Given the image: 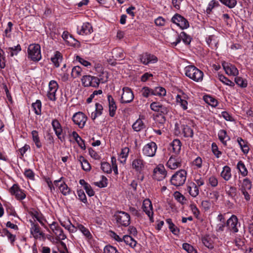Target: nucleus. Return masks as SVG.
Masks as SVG:
<instances>
[{
	"label": "nucleus",
	"mask_w": 253,
	"mask_h": 253,
	"mask_svg": "<svg viewBox=\"0 0 253 253\" xmlns=\"http://www.w3.org/2000/svg\"><path fill=\"white\" fill-rule=\"evenodd\" d=\"M241 149L244 154H247L249 151L248 143L241 137H238L237 140Z\"/></svg>",
	"instance_id": "ea45409f"
},
{
	"label": "nucleus",
	"mask_w": 253,
	"mask_h": 253,
	"mask_svg": "<svg viewBox=\"0 0 253 253\" xmlns=\"http://www.w3.org/2000/svg\"><path fill=\"white\" fill-rule=\"evenodd\" d=\"M142 209L143 211L146 213V214L149 217V219L151 221H153V207L151 201L146 199L143 201V205H142Z\"/></svg>",
	"instance_id": "aec40b11"
},
{
	"label": "nucleus",
	"mask_w": 253,
	"mask_h": 253,
	"mask_svg": "<svg viewBox=\"0 0 253 253\" xmlns=\"http://www.w3.org/2000/svg\"><path fill=\"white\" fill-rule=\"evenodd\" d=\"M189 194L193 197H197L199 193V188L194 182L190 183L187 186Z\"/></svg>",
	"instance_id": "c756f323"
},
{
	"label": "nucleus",
	"mask_w": 253,
	"mask_h": 253,
	"mask_svg": "<svg viewBox=\"0 0 253 253\" xmlns=\"http://www.w3.org/2000/svg\"><path fill=\"white\" fill-rule=\"evenodd\" d=\"M28 57L34 61H39L42 58L41 46L39 44H31L27 50Z\"/></svg>",
	"instance_id": "7ed1b4c3"
},
{
	"label": "nucleus",
	"mask_w": 253,
	"mask_h": 253,
	"mask_svg": "<svg viewBox=\"0 0 253 253\" xmlns=\"http://www.w3.org/2000/svg\"><path fill=\"white\" fill-rule=\"evenodd\" d=\"M183 249L188 253H197V251L191 245L188 243H184L182 245Z\"/></svg>",
	"instance_id": "bf43d9fd"
},
{
	"label": "nucleus",
	"mask_w": 253,
	"mask_h": 253,
	"mask_svg": "<svg viewBox=\"0 0 253 253\" xmlns=\"http://www.w3.org/2000/svg\"><path fill=\"white\" fill-rule=\"evenodd\" d=\"M61 224L70 233H75L78 230L80 231L85 240L88 243H90L93 239V236L89 230L82 224L78 223L76 225H74L72 224L70 220H68L67 222H61Z\"/></svg>",
	"instance_id": "f257e3e1"
},
{
	"label": "nucleus",
	"mask_w": 253,
	"mask_h": 253,
	"mask_svg": "<svg viewBox=\"0 0 253 253\" xmlns=\"http://www.w3.org/2000/svg\"><path fill=\"white\" fill-rule=\"evenodd\" d=\"M129 152V149L128 147H125L122 149L121 152L119 155V159L122 163L124 164L126 163Z\"/></svg>",
	"instance_id": "37998d69"
},
{
	"label": "nucleus",
	"mask_w": 253,
	"mask_h": 253,
	"mask_svg": "<svg viewBox=\"0 0 253 253\" xmlns=\"http://www.w3.org/2000/svg\"><path fill=\"white\" fill-rule=\"evenodd\" d=\"M107 184V179L104 176L101 177V179L99 181L95 183V185L100 188L106 187Z\"/></svg>",
	"instance_id": "0e129e2a"
},
{
	"label": "nucleus",
	"mask_w": 253,
	"mask_h": 253,
	"mask_svg": "<svg viewBox=\"0 0 253 253\" xmlns=\"http://www.w3.org/2000/svg\"><path fill=\"white\" fill-rule=\"evenodd\" d=\"M32 140L36 147L40 149L42 147V143L41 141L39 133L37 130H33L31 132Z\"/></svg>",
	"instance_id": "4c0bfd02"
},
{
	"label": "nucleus",
	"mask_w": 253,
	"mask_h": 253,
	"mask_svg": "<svg viewBox=\"0 0 253 253\" xmlns=\"http://www.w3.org/2000/svg\"><path fill=\"white\" fill-rule=\"evenodd\" d=\"M139 59L140 62L145 65L154 64L158 61V58L155 55L148 52L140 54L139 56Z\"/></svg>",
	"instance_id": "1a4fd4ad"
},
{
	"label": "nucleus",
	"mask_w": 253,
	"mask_h": 253,
	"mask_svg": "<svg viewBox=\"0 0 253 253\" xmlns=\"http://www.w3.org/2000/svg\"><path fill=\"white\" fill-rule=\"evenodd\" d=\"M225 214H219L216 217L217 223L215 230L218 232H222L226 227V221L224 217Z\"/></svg>",
	"instance_id": "b1692460"
},
{
	"label": "nucleus",
	"mask_w": 253,
	"mask_h": 253,
	"mask_svg": "<svg viewBox=\"0 0 253 253\" xmlns=\"http://www.w3.org/2000/svg\"><path fill=\"white\" fill-rule=\"evenodd\" d=\"M51 125L57 137L59 139L62 140L61 134L62 133L63 130L59 122L56 119H54L52 121Z\"/></svg>",
	"instance_id": "c85d7f7f"
},
{
	"label": "nucleus",
	"mask_w": 253,
	"mask_h": 253,
	"mask_svg": "<svg viewBox=\"0 0 253 253\" xmlns=\"http://www.w3.org/2000/svg\"><path fill=\"white\" fill-rule=\"evenodd\" d=\"M237 169H238L241 175L245 177L248 175V171L244 163L240 161L237 165Z\"/></svg>",
	"instance_id": "58836bf2"
},
{
	"label": "nucleus",
	"mask_w": 253,
	"mask_h": 253,
	"mask_svg": "<svg viewBox=\"0 0 253 253\" xmlns=\"http://www.w3.org/2000/svg\"><path fill=\"white\" fill-rule=\"evenodd\" d=\"M189 99L188 95L183 91H181L175 97L177 104L179 105L183 110H186L188 109V100Z\"/></svg>",
	"instance_id": "4468645a"
},
{
	"label": "nucleus",
	"mask_w": 253,
	"mask_h": 253,
	"mask_svg": "<svg viewBox=\"0 0 253 253\" xmlns=\"http://www.w3.org/2000/svg\"><path fill=\"white\" fill-rule=\"evenodd\" d=\"M62 179V177H61L59 180H55L54 184L56 187H58L59 190L63 195H68L71 193V189Z\"/></svg>",
	"instance_id": "f3484780"
},
{
	"label": "nucleus",
	"mask_w": 253,
	"mask_h": 253,
	"mask_svg": "<svg viewBox=\"0 0 253 253\" xmlns=\"http://www.w3.org/2000/svg\"><path fill=\"white\" fill-rule=\"evenodd\" d=\"M166 221L170 231L174 235L178 234L179 230L177 228V227L175 226V225L173 223L171 219L170 218H168L166 219Z\"/></svg>",
	"instance_id": "c03bdc74"
},
{
	"label": "nucleus",
	"mask_w": 253,
	"mask_h": 253,
	"mask_svg": "<svg viewBox=\"0 0 253 253\" xmlns=\"http://www.w3.org/2000/svg\"><path fill=\"white\" fill-rule=\"evenodd\" d=\"M93 32L92 25L89 22H84L77 27V33L80 35H88Z\"/></svg>",
	"instance_id": "a211bd4d"
},
{
	"label": "nucleus",
	"mask_w": 253,
	"mask_h": 253,
	"mask_svg": "<svg viewBox=\"0 0 253 253\" xmlns=\"http://www.w3.org/2000/svg\"><path fill=\"white\" fill-rule=\"evenodd\" d=\"M157 149V144L154 142H150L143 147L142 153L146 156L153 157L156 154Z\"/></svg>",
	"instance_id": "2eb2a0df"
},
{
	"label": "nucleus",
	"mask_w": 253,
	"mask_h": 253,
	"mask_svg": "<svg viewBox=\"0 0 253 253\" xmlns=\"http://www.w3.org/2000/svg\"><path fill=\"white\" fill-rule=\"evenodd\" d=\"M107 99L108 101L109 115L110 116L113 117L116 114L117 107L116 104V102L112 95H108L107 96Z\"/></svg>",
	"instance_id": "cd10ccee"
},
{
	"label": "nucleus",
	"mask_w": 253,
	"mask_h": 253,
	"mask_svg": "<svg viewBox=\"0 0 253 253\" xmlns=\"http://www.w3.org/2000/svg\"><path fill=\"white\" fill-rule=\"evenodd\" d=\"M167 174L164 166L159 165L153 170V177L158 181H161L166 177Z\"/></svg>",
	"instance_id": "9b49d317"
},
{
	"label": "nucleus",
	"mask_w": 253,
	"mask_h": 253,
	"mask_svg": "<svg viewBox=\"0 0 253 253\" xmlns=\"http://www.w3.org/2000/svg\"><path fill=\"white\" fill-rule=\"evenodd\" d=\"M204 100L207 103L213 107L217 106L218 104L217 100L211 96H205L204 97Z\"/></svg>",
	"instance_id": "09e8293b"
},
{
	"label": "nucleus",
	"mask_w": 253,
	"mask_h": 253,
	"mask_svg": "<svg viewBox=\"0 0 253 253\" xmlns=\"http://www.w3.org/2000/svg\"><path fill=\"white\" fill-rule=\"evenodd\" d=\"M31 214L33 218L38 221L42 226H44L45 223L47 222V221L41 213L34 211L32 212Z\"/></svg>",
	"instance_id": "e433bc0d"
},
{
	"label": "nucleus",
	"mask_w": 253,
	"mask_h": 253,
	"mask_svg": "<svg viewBox=\"0 0 253 253\" xmlns=\"http://www.w3.org/2000/svg\"><path fill=\"white\" fill-rule=\"evenodd\" d=\"M58 88L57 83L52 80L48 84V89L47 92V96L51 101H55L56 99V93Z\"/></svg>",
	"instance_id": "f8f14e48"
},
{
	"label": "nucleus",
	"mask_w": 253,
	"mask_h": 253,
	"mask_svg": "<svg viewBox=\"0 0 253 253\" xmlns=\"http://www.w3.org/2000/svg\"><path fill=\"white\" fill-rule=\"evenodd\" d=\"M141 93L143 97L147 98L150 95H153V89L145 86L141 89Z\"/></svg>",
	"instance_id": "6e6d98bb"
},
{
	"label": "nucleus",
	"mask_w": 253,
	"mask_h": 253,
	"mask_svg": "<svg viewBox=\"0 0 253 253\" xmlns=\"http://www.w3.org/2000/svg\"><path fill=\"white\" fill-rule=\"evenodd\" d=\"M171 21L181 29H185L189 27L188 21L183 16L178 14H175L172 17Z\"/></svg>",
	"instance_id": "dca6fc26"
},
{
	"label": "nucleus",
	"mask_w": 253,
	"mask_h": 253,
	"mask_svg": "<svg viewBox=\"0 0 253 253\" xmlns=\"http://www.w3.org/2000/svg\"><path fill=\"white\" fill-rule=\"evenodd\" d=\"M9 191L12 195L15 196L17 200H22L26 198V194L19 187L14 184L10 189Z\"/></svg>",
	"instance_id": "4be33fe9"
},
{
	"label": "nucleus",
	"mask_w": 253,
	"mask_h": 253,
	"mask_svg": "<svg viewBox=\"0 0 253 253\" xmlns=\"http://www.w3.org/2000/svg\"><path fill=\"white\" fill-rule=\"evenodd\" d=\"M82 69L79 66L74 67L72 69L71 76L77 78L82 76Z\"/></svg>",
	"instance_id": "de8ad7c7"
},
{
	"label": "nucleus",
	"mask_w": 253,
	"mask_h": 253,
	"mask_svg": "<svg viewBox=\"0 0 253 253\" xmlns=\"http://www.w3.org/2000/svg\"><path fill=\"white\" fill-rule=\"evenodd\" d=\"M218 136L221 142L224 146L227 145V142L230 139V137L227 135L226 131L223 129H221L218 131Z\"/></svg>",
	"instance_id": "72a5a7b5"
},
{
	"label": "nucleus",
	"mask_w": 253,
	"mask_h": 253,
	"mask_svg": "<svg viewBox=\"0 0 253 253\" xmlns=\"http://www.w3.org/2000/svg\"><path fill=\"white\" fill-rule=\"evenodd\" d=\"M51 60L56 67H58L60 65V63L62 60L61 53L59 51H56L54 55L51 57Z\"/></svg>",
	"instance_id": "c9c22d12"
},
{
	"label": "nucleus",
	"mask_w": 253,
	"mask_h": 253,
	"mask_svg": "<svg viewBox=\"0 0 253 253\" xmlns=\"http://www.w3.org/2000/svg\"><path fill=\"white\" fill-rule=\"evenodd\" d=\"M240 227V223L238 219L235 215H232L231 217L226 220L227 229L230 232L236 233L239 231V227Z\"/></svg>",
	"instance_id": "423d86ee"
},
{
	"label": "nucleus",
	"mask_w": 253,
	"mask_h": 253,
	"mask_svg": "<svg viewBox=\"0 0 253 253\" xmlns=\"http://www.w3.org/2000/svg\"><path fill=\"white\" fill-rule=\"evenodd\" d=\"M162 104L158 102H153L151 103L150 107L154 112H159L161 110Z\"/></svg>",
	"instance_id": "69168bd1"
},
{
	"label": "nucleus",
	"mask_w": 253,
	"mask_h": 253,
	"mask_svg": "<svg viewBox=\"0 0 253 253\" xmlns=\"http://www.w3.org/2000/svg\"><path fill=\"white\" fill-rule=\"evenodd\" d=\"M153 95L158 96L159 97L165 96L166 95V90L165 88L161 86H157L153 89Z\"/></svg>",
	"instance_id": "79ce46f5"
},
{
	"label": "nucleus",
	"mask_w": 253,
	"mask_h": 253,
	"mask_svg": "<svg viewBox=\"0 0 253 253\" xmlns=\"http://www.w3.org/2000/svg\"><path fill=\"white\" fill-rule=\"evenodd\" d=\"M31 228L30 232L35 239H39L43 237L44 235V233L41 230L38 224L35 223L32 220H30Z\"/></svg>",
	"instance_id": "5701e85b"
},
{
	"label": "nucleus",
	"mask_w": 253,
	"mask_h": 253,
	"mask_svg": "<svg viewBox=\"0 0 253 253\" xmlns=\"http://www.w3.org/2000/svg\"><path fill=\"white\" fill-rule=\"evenodd\" d=\"M50 229L56 236L58 240H64L66 238V236L63 232V229L55 222H52L51 223H48Z\"/></svg>",
	"instance_id": "9d476101"
},
{
	"label": "nucleus",
	"mask_w": 253,
	"mask_h": 253,
	"mask_svg": "<svg viewBox=\"0 0 253 253\" xmlns=\"http://www.w3.org/2000/svg\"><path fill=\"white\" fill-rule=\"evenodd\" d=\"M127 245L130 247L135 249L137 247V242L129 235H125L123 236V240Z\"/></svg>",
	"instance_id": "f704fd0d"
},
{
	"label": "nucleus",
	"mask_w": 253,
	"mask_h": 253,
	"mask_svg": "<svg viewBox=\"0 0 253 253\" xmlns=\"http://www.w3.org/2000/svg\"><path fill=\"white\" fill-rule=\"evenodd\" d=\"M134 94L132 90L128 87H124L120 99V102L126 104L131 102L134 99Z\"/></svg>",
	"instance_id": "6e6552de"
},
{
	"label": "nucleus",
	"mask_w": 253,
	"mask_h": 253,
	"mask_svg": "<svg viewBox=\"0 0 253 253\" xmlns=\"http://www.w3.org/2000/svg\"><path fill=\"white\" fill-rule=\"evenodd\" d=\"M187 172L184 170H180L174 174L170 179L172 185L178 187L183 185L186 181Z\"/></svg>",
	"instance_id": "39448f33"
},
{
	"label": "nucleus",
	"mask_w": 253,
	"mask_h": 253,
	"mask_svg": "<svg viewBox=\"0 0 253 253\" xmlns=\"http://www.w3.org/2000/svg\"><path fill=\"white\" fill-rule=\"evenodd\" d=\"M222 66L226 73L229 76H236L239 74L237 68L233 65L227 62H223Z\"/></svg>",
	"instance_id": "393cba45"
},
{
	"label": "nucleus",
	"mask_w": 253,
	"mask_h": 253,
	"mask_svg": "<svg viewBox=\"0 0 253 253\" xmlns=\"http://www.w3.org/2000/svg\"><path fill=\"white\" fill-rule=\"evenodd\" d=\"M182 161L181 158L178 156H171L168 160L167 165L168 168L171 169H175L181 166Z\"/></svg>",
	"instance_id": "412c9836"
},
{
	"label": "nucleus",
	"mask_w": 253,
	"mask_h": 253,
	"mask_svg": "<svg viewBox=\"0 0 253 253\" xmlns=\"http://www.w3.org/2000/svg\"><path fill=\"white\" fill-rule=\"evenodd\" d=\"M218 78L220 82L225 85L233 87L234 86V83L225 77L224 75L219 74L218 75Z\"/></svg>",
	"instance_id": "8fccbe9b"
},
{
	"label": "nucleus",
	"mask_w": 253,
	"mask_h": 253,
	"mask_svg": "<svg viewBox=\"0 0 253 253\" xmlns=\"http://www.w3.org/2000/svg\"><path fill=\"white\" fill-rule=\"evenodd\" d=\"M114 216L119 225L127 226L130 223V216L125 211H118L115 214Z\"/></svg>",
	"instance_id": "0eeeda50"
},
{
	"label": "nucleus",
	"mask_w": 253,
	"mask_h": 253,
	"mask_svg": "<svg viewBox=\"0 0 253 253\" xmlns=\"http://www.w3.org/2000/svg\"><path fill=\"white\" fill-rule=\"evenodd\" d=\"M211 150L212 152L214 155V156L217 158H218L220 157L221 155V152L220 151L218 150V148L217 146V145L215 143H212L211 144Z\"/></svg>",
	"instance_id": "e2e57ef3"
},
{
	"label": "nucleus",
	"mask_w": 253,
	"mask_h": 253,
	"mask_svg": "<svg viewBox=\"0 0 253 253\" xmlns=\"http://www.w3.org/2000/svg\"><path fill=\"white\" fill-rule=\"evenodd\" d=\"M220 176L224 180H229L232 176L230 168L227 166L223 167L220 173Z\"/></svg>",
	"instance_id": "2f4dec72"
},
{
	"label": "nucleus",
	"mask_w": 253,
	"mask_h": 253,
	"mask_svg": "<svg viewBox=\"0 0 253 253\" xmlns=\"http://www.w3.org/2000/svg\"><path fill=\"white\" fill-rule=\"evenodd\" d=\"M145 120V116H139V118L133 124L132 127L135 131H140L145 128V125L143 122Z\"/></svg>",
	"instance_id": "bb28decb"
},
{
	"label": "nucleus",
	"mask_w": 253,
	"mask_h": 253,
	"mask_svg": "<svg viewBox=\"0 0 253 253\" xmlns=\"http://www.w3.org/2000/svg\"><path fill=\"white\" fill-rule=\"evenodd\" d=\"M181 143L179 139H174L170 144L169 149L175 154H178L181 150Z\"/></svg>",
	"instance_id": "7c9ffc66"
},
{
	"label": "nucleus",
	"mask_w": 253,
	"mask_h": 253,
	"mask_svg": "<svg viewBox=\"0 0 253 253\" xmlns=\"http://www.w3.org/2000/svg\"><path fill=\"white\" fill-rule=\"evenodd\" d=\"M219 5V2L217 0H212L208 4L207 8L206 9V12L207 14H210L212 10L215 8L217 7Z\"/></svg>",
	"instance_id": "3c124183"
},
{
	"label": "nucleus",
	"mask_w": 253,
	"mask_h": 253,
	"mask_svg": "<svg viewBox=\"0 0 253 253\" xmlns=\"http://www.w3.org/2000/svg\"><path fill=\"white\" fill-rule=\"evenodd\" d=\"M103 81L104 80L102 78L99 80L97 77L89 75L83 76L81 79L82 84L84 87L91 86L96 88L99 86L100 82Z\"/></svg>",
	"instance_id": "20e7f679"
},
{
	"label": "nucleus",
	"mask_w": 253,
	"mask_h": 253,
	"mask_svg": "<svg viewBox=\"0 0 253 253\" xmlns=\"http://www.w3.org/2000/svg\"><path fill=\"white\" fill-rule=\"evenodd\" d=\"M235 82L237 85L243 88L247 87L248 84L247 81L240 77H236L235 78Z\"/></svg>",
	"instance_id": "864d4df0"
},
{
	"label": "nucleus",
	"mask_w": 253,
	"mask_h": 253,
	"mask_svg": "<svg viewBox=\"0 0 253 253\" xmlns=\"http://www.w3.org/2000/svg\"><path fill=\"white\" fill-rule=\"evenodd\" d=\"M76 60L80 62L82 65L83 66L86 67H89L91 66V63L88 62V61L85 60L82 57L79 56H76Z\"/></svg>",
	"instance_id": "338daca9"
},
{
	"label": "nucleus",
	"mask_w": 253,
	"mask_h": 253,
	"mask_svg": "<svg viewBox=\"0 0 253 253\" xmlns=\"http://www.w3.org/2000/svg\"><path fill=\"white\" fill-rule=\"evenodd\" d=\"M72 120L80 128H82L85 126L87 121V117L83 112H78L73 115Z\"/></svg>",
	"instance_id": "ddd939ff"
},
{
	"label": "nucleus",
	"mask_w": 253,
	"mask_h": 253,
	"mask_svg": "<svg viewBox=\"0 0 253 253\" xmlns=\"http://www.w3.org/2000/svg\"><path fill=\"white\" fill-rule=\"evenodd\" d=\"M217 41L218 40L217 38L213 35L209 36L206 39V42L207 44L212 47H216V44H217Z\"/></svg>",
	"instance_id": "49530a36"
},
{
	"label": "nucleus",
	"mask_w": 253,
	"mask_h": 253,
	"mask_svg": "<svg viewBox=\"0 0 253 253\" xmlns=\"http://www.w3.org/2000/svg\"><path fill=\"white\" fill-rule=\"evenodd\" d=\"M184 72L187 77L195 82L200 83L203 80L204 73L195 66L189 65L185 67Z\"/></svg>",
	"instance_id": "f03ea898"
},
{
	"label": "nucleus",
	"mask_w": 253,
	"mask_h": 253,
	"mask_svg": "<svg viewBox=\"0 0 253 253\" xmlns=\"http://www.w3.org/2000/svg\"><path fill=\"white\" fill-rule=\"evenodd\" d=\"M103 253H120L117 249L111 245H106L103 250Z\"/></svg>",
	"instance_id": "052dcab7"
},
{
	"label": "nucleus",
	"mask_w": 253,
	"mask_h": 253,
	"mask_svg": "<svg viewBox=\"0 0 253 253\" xmlns=\"http://www.w3.org/2000/svg\"><path fill=\"white\" fill-rule=\"evenodd\" d=\"M112 54L113 57L115 59L120 60L125 57L123 49L120 47L113 49L112 51Z\"/></svg>",
	"instance_id": "473e14b6"
},
{
	"label": "nucleus",
	"mask_w": 253,
	"mask_h": 253,
	"mask_svg": "<svg viewBox=\"0 0 253 253\" xmlns=\"http://www.w3.org/2000/svg\"><path fill=\"white\" fill-rule=\"evenodd\" d=\"M220 1L230 8L234 7L237 4L236 0H220Z\"/></svg>",
	"instance_id": "13d9d810"
},
{
	"label": "nucleus",
	"mask_w": 253,
	"mask_h": 253,
	"mask_svg": "<svg viewBox=\"0 0 253 253\" xmlns=\"http://www.w3.org/2000/svg\"><path fill=\"white\" fill-rule=\"evenodd\" d=\"M145 166V162L141 157H137L134 159L131 163L132 169L139 173L144 169Z\"/></svg>",
	"instance_id": "6ab92c4d"
},
{
	"label": "nucleus",
	"mask_w": 253,
	"mask_h": 253,
	"mask_svg": "<svg viewBox=\"0 0 253 253\" xmlns=\"http://www.w3.org/2000/svg\"><path fill=\"white\" fill-rule=\"evenodd\" d=\"M191 39L189 35L186 34L184 32H182L176 38L175 42H173L172 44L176 46L182 40L185 44H189L191 42Z\"/></svg>",
	"instance_id": "a878e982"
},
{
	"label": "nucleus",
	"mask_w": 253,
	"mask_h": 253,
	"mask_svg": "<svg viewBox=\"0 0 253 253\" xmlns=\"http://www.w3.org/2000/svg\"><path fill=\"white\" fill-rule=\"evenodd\" d=\"M182 131L185 137H192L193 135V130L187 126H182Z\"/></svg>",
	"instance_id": "5fc2aeb1"
},
{
	"label": "nucleus",
	"mask_w": 253,
	"mask_h": 253,
	"mask_svg": "<svg viewBox=\"0 0 253 253\" xmlns=\"http://www.w3.org/2000/svg\"><path fill=\"white\" fill-rule=\"evenodd\" d=\"M13 24L11 22H9L5 29L4 30V36L6 37L9 38L10 37V33L12 30Z\"/></svg>",
	"instance_id": "774afa93"
},
{
	"label": "nucleus",
	"mask_w": 253,
	"mask_h": 253,
	"mask_svg": "<svg viewBox=\"0 0 253 253\" xmlns=\"http://www.w3.org/2000/svg\"><path fill=\"white\" fill-rule=\"evenodd\" d=\"M218 183V179L215 175H211L208 178V184L212 187H215Z\"/></svg>",
	"instance_id": "4d7b16f0"
},
{
	"label": "nucleus",
	"mask_w": 253,
	"mask_h": 253,
	"mask_svg": "<svg viewBox=\"0 0 253 253\" xmlns=\"http://www.w3.org/2000/svg\"><path fill=\"white\" fill-rule=\"evenodd\" d=\"M79 161L82 166L83 169L85 171H89L91 169V166L88 161L83 156H81L79 158Z\"/></svg>",
	"instance_id": "a18cd8bd"
},
{
	"label": "nucleus",
	"mask_w": 253,
	"mask_h": 253,
	"mask_svg": "<svg viewBox=\"0 0 253 253\" xmlns=\"http://www.w3.org/2000/svg\"><path fill=\"white\" fill-rule=\"evenodd\" d=\"M251 188L252 182L251 180L248 178H244L241 183L240 190H249L251 189Z\"/></svg>",
	"instance_id": "a19ab883"
},
{
	"label": "nucleus",
	"mask_w": 253,
	"mask_h": 253,
	"mask_svg": "<svg viewBox=\"0 0 253 253\" xmlns=\"http://www.w3.org/2000/svg\"><path fill=\"white\" fill-rule=\"evenodd\" d=\"M101 169L106 173H110L112 171V168L107 162H102L101 166Z\"/></svg>",
	"instance_id": "680f3d73"
},
{
	"label": "nucleus",
	"mask_w": 253,
	"mask_h": 253,
	"mask_svg": "<svg viewBox=\"0 0 253 253\" xmlns=\"http://www.w3.org/2000/svg\"><path fill=\"white\" fill-rule=\"evenodd\" d=\"M32 106L37 115L41 114L42 103L40 100H37L35 103H32Z\"/></svg>",
	"instance_id": "603ef678"
}]
</instances>
